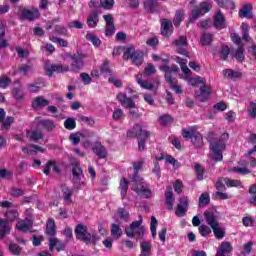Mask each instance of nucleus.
Here are the masks:
<instances>
[{"label": "nucleus", "instance_id": "13d9d810", "mask_svg": "<svg viewBox=\"0 0 256 256\" xmlns=\"http://www.w3.org/2000/svg\"><path fill=\"white\" fill-rule=\"evenodd\" d=\"M198 231L202 237H207L211 235V228L205 224L199 226Z\"/></svg>", "mask_w": 256, "mask_h": 256}, {"label": "nucleus", "instance_id": "39448f33", "mask_svg": "<svg viewBox=\"0 0 256 256\" xmlns=\"http://www.w3.org/2000/svg\"><path fill=\"white\" fill-rule=\"evenodd\" d=\"M124 59L130 60L136 67H141L145 61V54L141 50H136L135 47H128L124 52Z\"/></svg>", "mask_w": 256, "mask_h": 256}, {"label": "nucleus", "instance_id": "a211bd4d", "mask_svg": "<svg viewBox=\"0 0 256 256\" xmlns=\"http://www.w3.org/2000/svg\"><path fill=\"white\" fill-rule=\"evenodd\" d=\"M16 229L21 233H33V222L31 220H19Z\"/></svg>", "mask_w": 256, "mask_h": 256}, {"label": "nucleus", "instance_id": "4468645a", "mask_svg": "<svg viewBox=\"0 0 256 256\" xmlns=\"http://www.w3.org/2000/svg\"><path fill=\"white\" fill-rule=\"evenodd\" d=\"M161 71L165 72V79L166 81H171L172 83H177V78H174L171 73H178L179 66L172 65L171 67L164 65L160 67Z\"/></svg>", "mask_w": 256, "mask_h": 256}, {"label": "nucleus", "instance_id": "7ed1b4c3", "mask_svg": "<svg viewBox=\"0 0 256 256\" xmlns=\"http://www.w3.org/2000/svg\"><path fill=\"white\" fill-rule=\"evenodd\" d=\"M151 134L149 131L143 129L140 124L134 125L132 130L127 132V137H137L138 139V151H145V143L147 138L150 137Z\"/></svg>", "mask_w": 256, "mask_h": 256}, {"label": "nucleus", "instance_id": "864d4df0", "mask_svg": "<svg viewBox=\"0 0 256 256\" xmlns=\"http://www.w3.org/2000/svg\"><path fill=\"white\" fill-rule=\"evenodd\" d=\"M29 138L37 143V141L43 139V132L41 130H34L30 133Z\"/></svg>", "mask_w": 256, "mask_h": 256}, {"label": "nucleus", "instance_id": "5fc2aeb1", "mask_svg": "<svg viewBox=\"0 0 256 256\" xmlns=\"http://www.w3.org/2000/svg\"><path fill=\"white\" fill-rule=\"evenodd\" d=\"M229 53H231L229 46L223 45L219 50L220 59H222L223 61H226L227 57H229Z\"/></svg>", "mask_w": 256, "mask_h": 256}, {"label": "nucleus", "instance_id": "bf43d9fd", "mask_svg": "<svg viewBox=\"0 0 256 256\" xmlns=\"http://www.w3.org/2000/svg\"><path fill=\"white\" fill-rule=\"evenodd\" d=\"M9 251L12 255H21L22 248L19 244L11 243L9 245Z\"/></svg>", "mask_w": 256, "mask_h": 256}, {"label": "nucleus", "instance_id": "473e14b6", "mask_svg": "<svg viewBox=\"0 0 256 256\" xmlns=\"http://www.w3.org/2000/svg\"><path fill=\"white\" fill-rule=\"evenodd\" d=\"M61 189L64 201L66 203H73V199H71L73 196V190L69 189L65 184L61 186Z\"/></svg>", "mask_w": 256, "mask_h": 256}, {"label": "nucleus", "instance_id": "aec40b11", "mask_svg": "<svg viewBox=\"0 0 256 256\" xmlns=\"http://www.w3.org/2000/svg\"><path fill=\"white\" fill-rule=\"evenodd\" d=\"M204 219L207 225L213 229V227H217L219 225V217L215 215V212L205 211L204 212Z\"/></svg>", "mask_w": 256, "mask_h": 256}, {"label": "nucleus", "instance_id": "f3484780", "mask_svg": "<svg viewBox=\"0 0 256 256\" xmlns=\"http://www.w3.org/2000/svg\"><path fill=\"white\" fill-rule=\"evenodd\" d=\"M103 17L104 21H106L105 35L111 37V35L115 34V20L111 14L104 15Z\"/></svg>", "mask_w": 256, "mask_h": 256}, {"label": "nucleus", "instance_id": "4c0bfd02", "mask_svg": "<svg viewBox=\"0 0 256 256\" xmlns=\"http://www.w3.org/2000/svg\"><path fill=\"white\" fill-rule=\"evenodd\" d=\"M119 190H120L122 199H125L127 195V191H129V181H127V178L121 179Z\"/></svg>", "mask_w": 256, "mask_h": 256}, {"label": "nucleus", "instance_id": "49530a36", "mask_svg": "<svg viewBox=\"0 0 256 256\" xmlns=\"http://www.w3.org/2000/svg\"><path fill=\"white\" fill-rule=\"evenodd\" d=\"M12 96L16 101H23V97H25V92L21 88H13Z\"/></svg>", "mask_w": 256, "mask_h": 256}, {"label": "nucleus", "instance_id": "9d476101", "mask_svg": "<svg viewBox=\"0 0 256 256\" xmlns=\"http://www.w3.org/2000/svg\"><path fill=\"white\" fill-rule=\"evenodd\" d=\"M209 11H211V6L207 2L200 3L198 8L192 10L190 21H197L201 15H205V13H209Z\"/></svg>", "mask_w": 256, "mask_h": 256}, {"label": "nucleus", "instance_id": "052dcab7", "mask_svg": "<svg viewBox=\"0 0 256 256\" xmlns=\"http://www.w3.org/2000/svg\"><path fill=\"white\" fill-rule=\"evenodd\" d=\"M100 5L103 9L111 10L115 5V0H100Z\"/></svg>", "mask_w": 256, "mask_h": 256}, {"label": "nucleus", "instance_id": "0e129e2a", "mask_svg": "<svg viewBox=\"0 0 256 256\" xmlns=\"http://www.w3.org/2000/svg\"><path fill=\"white\" fill-rule=\"evenodd\" d=\"M9 85H11V78H9L7 76H3L2 78H0V88L1 89H7V87H9Z\"/></svg>", "mask_w": 256, "mask_h": 256}, {"label": "nucleus", "instance_id": "72a5a7b5", "mask_svg": "<svg viewBox=\"0 0 256 256\" xmlns=\"http://www.w3.org/2000/svg\"><path fill=\"white\" fill-rule=\"evenodd\" d=\"M97 23H99V14L97 10H94L87 19V25L88 27H97Z\"/></svg>", "mask_w": 256, "mask_h": 256}, {"label": "nucleus", "instance_id": "79ce46f5", "mask_svg": "<svg viewBox=\"0 0 256 256\" xmlns=\"http://www.w3.org/2000/svg\"><path fill=\"white\" fill-rule=\"evenodd\" d=\"M185 19V12L183 10H177L175 13V17L173 20V24L175 27H179L181 25V21Z\"/></svg>", "mask_w": 256, "mask_h": 256}, {"label": "nucleus", "instance_id": "3c124183", "mask_svg": "<svg viewBox=\"0 0 256 256\" xmlns=\"http://www.w3.org/2000/svg\"><path fill=\"white\" fill-rule=\"evenodd\" d=\"M245 51V48L243 46H238V49L236 50L234 57L239 61V63H242L245 59V54H243Z\"/></svg>", "mask_w": 256, "mask_h": 256}, {"label": "nucleus", "instance_id": "a18cd8bd", "mask_svg": "<svg viewBox=\"0 0 256 256\" xmlns=\"http://www.w3.org/2000/svg\"><path fill=\"white\" fill-rule=\"evenodd\" d=\"M224 183L226 187H243L241 180H232L227 177L224 178Z\"/></svg>", "mask_w": 256, "mask_h": 256}, {"label": "nucleus", "instance_id": "bb28decb", "mask_svg": "<svg viewBox=\"0 0 256 256\" xmlns=\"http://www.w3.org/2000/svg\"><path fill=\"white\" fill-rule=\"evenodd\" d=\"M222 73L224 77L226 79H230V81H237V79H241V77H243V73L233 69H224Z\"/></svg>", "mask_w": 256, "mask_h": 256}, {"label": "nucleus", "instance_id": "f03ea898", "mask_svg": "<svg viewBox=\"0 0 256 256\" xmlns=\"http://www.w3.org/2000/svg\"><path fill=\"white\" fill-rule=\"evenodd\" d=\"M229 139V133H223L220 136L219 141H212L210 148L212 153L210 154L211 159L214 161H223V151H225V141Z\"/></svg>", "mask_w": 256, "mask_h": 256}, {"label": "nucleus", "instance_id": "a878e982", "mask_svg": "<svg viewBox=\"0 0 256 256\" xmlns=\"http://www.w3.org/2000/svg\"><path fill=\"white\" fill-rule=\"evenodd\" d=\"M253 5L252 4H245L243 8L239 10V17L241 19H253Z\"/></svg>", "mask_w": 256, "mask_h": 256}, {"label": "nucleus", "instance_id": "f257e3e1", "mask_svg": "<svg viewBox=\"0 0 256 256\" xmlns=\"http://www.w3.org/2000/svg\"><path fill=\"white\" fill-rule=\"evenodd\" d=\"M5 219L0 218V239H5V235L11 233V226L9 222L17 221L19 219V212L15 209H8L4 214Z\"/></svg>", "mask_w": 256, "mask_h": 256}, {"label": "nucleus", "instance_id": "20e7f679", "mask_svg": "<svg viewBox=\"0 0 256 256\" xmlns=\"http://www.w3.org/2000/svg\"><path fill=\"white\" fill-rule=\"evenodd\" d=\"M143 225V216L139 215V220L132 222L129 227L125 228V234L130 239H143L145 235V227Z\"/></svg>", "mask_w": 256, "mask_h": 256}, {"label": "nucleus", "instance_id": "8fccbe9b", "mask_svg": "<svg viewBox=\"0 0 256 256\" xmlns=\"http://www.w3.org/2000/svg\"><path fill=\"white\" fill-rule=\"evenodd\" d=\"M212 230L216 239H223V237H225V230L220 227L219 224L217 226H214Z\"/></svg>", "mask_w": 256, "mask_h": 256}, {"label": "nucleus", "instance_id": "e433bc0d", "mask_svg": "<svg viewBox=\"0 0 256 256\" xmlns=\"http://www.w3.org/2000/svg\"><path fill=\"white\" fill-rule=\"evenodd\" d=\"M72 175L74 177L75 183H79V181H81V176L83 175V169H81V166H79V164H75L72 167Z\"/></svg>", "mask_w": 256, "mask_h": 256}, {"label": "nucleus", "instance_id": "5701e85b", "mask_svg": "<svg viewBox=\"0 0 256 256\" xmlns=\"http://www.w3.org/2000/svg\"><path fill=\"white\" fill-rule=\"evenodd\" d=\"M161 34L163 37H171L173 34V23L167 19L162 20Z\"/></svg>", "mask_w": 256, "mask_h": 256}, {"label": "nucleus", "instance_id": "7c9ffc66", "mask_svg": "<svg viewBox=\"0 0 256 256\" xmlns=\"http://www.w3.org/2000/svg\"><path fill=\"white\" fill-rule=\"evenodd\" d=\"M57 233V226L55 225V220L53 218H49L46 223V234L50 237H54Z\"/></svg>", "mask_w": 256, "mask_h": 256}, {"label": "nucleus", "instance_id": "603ef678", "mask_svg": "<svg viewBox=\"0 0 256 256\" xmlns=\"http://www.w3.org/2000/svg\"><path fill=\"white\" fill-rule=\"evenodd\" d=\"M117 213H118L120 219L122 221H125V223H127V221H129V219L131 217L129 212L127 210H125L124 208H118Z\"/></svg>", "mask_w": 256, "mask_h": 256}, {"label": "nucleus", "instance_id": "412c9836", "mask_svg": "<svg viewBox=\"0 0 256 256\" xmlns=\"http://www.w3.org/2000/svg\"><path fill=\"white\" fill-rule=\"evenodd\" d=\"M92 151L97 155L98 159H106L107 158V148L101 144V142H95L92 145Z\"/></svg>", "mask_w": 256, "mask_h": 256}, {"label": "nucleus", "instance_id": "423d86ee", "mask_svg": "<svg viewBox=\"0 0 256 256\" xmlns=\"http://www.w3.org/2000/svg\"><path fill=\"white\" fill-rule=\"evenodd\" d=\"M74 233L76 239H78V241H82L83 243H91V241H95V236H91V233H89V229L87 228V225H76Z\"/></svg>", "mask_w": 256, "mask_h": 256}, {"label": "nucleus", "instance_id": "ddd939ff", "mask_svg": "<svg viewBox=\"0 0 256 256\" xmlns=\"http://www.w3.org/2000/svg\"><path fill=\"white\" fill-rule=\"evenodd\" d=\"M173 45H175V47H177V52L180 55H184L185 57H187V55H189V53L187 52V36H180L178 39L174 40Z\"/></svg>", "mask_w": 256, "mask_h": 256}, {"label": "nucleus", "instance_id": "2eb2a0df", "mask_svg": "<svg viewBox=\"0 0 256 256\" xmlns=\"http://www.w3.org/2000/svg\"><path fill=\"white\" fill-rule=\"evenodd\" d=\"M145 162L143 160L134 162L133 167H134V174L130 177V181L132 183H143V178L139 176V170L143 168V165Z\"/></svg>", "mask_w": 256, "mask_h": 256}, {"label": "nucleus", "instance_id": "6ab92c4d", "mask_svg": "<svg viewBox=\"0 0 256 256\" xmlns=\"http://www.w3.org/2000/svg\"><path fill=\"white\" fill-rule=\"evenodd\" d=\"M211 95V87L207 85V83L202 84L200 86V93L196 94V97L198 100L201 101V103H205V101H209V97Z\"/></svg>", "mask_w": 256, "mask_h": 256}, {"label": "nucleus", "instance_id": "0eeeda50", "mask_svg": "<svg viewBox=\"0 0 256 256\" xmlns=\"http://www.w3.org/2000/svg\"><path fill=\"white\" fill-rule=\"evenodd\" d=\"M40 16L41 13H39V9L35 7H24L20 9V19H22V21H35V19H39Z\"/></svg>", "mask_w": 256, "mask_h": 256}, {"label": "nucleus", "instance_id": "c85d7f7f", "mask_svg": "<svg viewBox=\"0 0 256 256\" xmlns=\"http://www.w3.org/2000/svg\"><path fill=\"white\" fill-rule=\"evenodd\" d=\"M49 103L51 102L45 99L43 96H37L32 102V107L33 109H41L43 107H47Z\"/></svg>", "mask_w": 256, "mask_h": 256}, {"label": "nucleus", "instance_id": "a19ab883", "mask_svg": "<svg viewBox=\"0 0 256 256\" xmlns=\"http://www.w3.org/2000/svg\"><path fill=\"white\" fill-rule=\"evenodd\" d=\"M137 83L142 87V89H147L148 91H153L154 85L151 82L145 81L139 77V75L136 77Z\"/></svg>", "mask_w": 256, "mask_h": 256}, {"label": "nucleus", "instance_id": "774afa93", "mask_svg": "<svg viewBox=\"0 0 256 256\" xmlns=\"http://www.w3.org/2000/svg\"><path fill=\"white\" fill-rule=\"evenodd\" d=\"M248 113L252 117V119L256 118V103L251 102L249 107H248Z\"/></svg>", "mask_w": 256, "mask_h": 256}, {"label": "nucleus", "instance_id": "c03bdc74", "mask_svg": "<svg viewBox=\"0 0 256 256\" xmlns=\"http://www.w3.org/2000/svg\"><path fill=\"white\" fill-rule=\"evenodd\" d=\"M177 62L179 63L181 70L184 72L186 77H189L191 75V70L189 69V67H187V60L178 57Z\"/></svg>", "mask_w": 256, "mask_h": 256}, {"label": "nucleus", "instance_id": "680f3d73", "mask_svg": "<svg viewBox=\"0 0 256 256\" xmlns=\"http://www.w3.org/2000/svg\"><path fill=\"white\" fill-rule=\"evenodd\" d=\"M157 73V69H155V65L153 63H149L145 68H144V75H155Z\"/></svg>", "mask_w": 256, "mask_h": 256}, {"label": "nucleus", "instance_id": "de8ad7c7", "mask_svg": "<svg viewBox=\"0 0 256 256\" xmlns=\"http://www.w3.org/2000/svg\"><path fill=\"white\" fill-rule=\"evenodd\" d=\"M64 127L68 131H73V129H75V127H77V122L75 121V118H67L64 121Z\"/></svg>", "mask_w": 256, "mask_h": 256}, {"label": "nucleus", "instance_id": "338daca9", "mask_svg": "<svg viewBox=\"0 0 256 256\" xmlns=\"http://www.w3.org/2000/svg\"><path fill=\"white\" fill-rule=\"evenodd\" d=\"M215 187L217 191H225V178H219L216 181Z\"/></svg>", "mask_w": 256, "mask_h": 256}, {"label": "nucleus", "instance_id": "c756f323", "mask_svg": "<svg viewBox=\"0 0 256 256\" xmlns=\"http://www.w3.org/2000/svg\"><path fill=\"white\" fill-rule=\"evenodd\" d=\"M143 5H144V9L148 13H155L157 11V7H159V1H157V0H144Z\"/></svg>", "mask_w": 256, "mask_h": 256}, {"label": "nucleus", "instance_id": "6e6d98bb", "mask_svg": "<svg viewBox=\"0 0 256 256\" xmlns=\"http://www.w3.org/2000/svg\"><path fill=\"white\" fill-rule=\"evenodd\" d=\"M86 39L87 41H91L94 47H99V45H101V40L99 39V37L93 34H90V33L86 34Z\"/></svg>", "mask_w": 256, "mask_h": 256}, {"label": "nucleus", "instance_id": "37998d69", "mask_svg": "<svg viewBox=\"0 0 256 256\" xmlns=\"http://www.w3.org/2000/svg\"><path fill=\"white\" fill-rule=\"evenodd\" d=\"M110 231L114 239H120L121 235H123V231L121 230V227L117 224H112Z\"/></svg>", "mask_w": 256, "mask_h": 256}, {"label": "nucleus", "instance_id": "ea45409f", "mask_svg": "<svg viewBox=\"0 0 256 256\" xmlns=\"http://www.w3.org/2000/svg\"><path fill=\"white\" fill-rule=\"evenodd\" d=\"M200 43L203 47L213 43V34L204 32L200 37Z\"/></svg>", "mask_w": 256, "mask_h": 256}, {"label": "nucleus", "instance_id": "c9c22d12", "mask_svg": "<svg viewBox=\"0 0 256 256\" xmlns=\"http://www.w3.org/2000/svg\"><path fill=\"white\" fill-rule=\"evenodd\" d=\"M9 47V43L5 40V24L0 20V49H5Z\"/></svg>", "mask_w": 256, "mask_h": 256}, {"label": "nucleus", "instance_id": "6e6552de", "mask_svg": "<svg viewBox=\"0 0 256 256\" xmlns=\"http://www.w3.org/2000/svg\"><path fill=\"white\" fill-rule=\"evenodd\" d=\"M44 69L48 77H53V73H67L70 70L69 66H63L61 64H49V63L45 64Z\"/></svg>", "mask_w": 256, "mask_h": 256}, {"label": "nucleus", "instance_id": "58836bf2", "mask_svg": "<svg viewBox=\"0 0 256 256\" xmlns=\"http://www.w3.org/2000/svg\"><path fill=\"white\" fill-rule=\"evenodd\" d=\"M190 139L195 147H201L203 145V136L197 131H194V134H192V138Z\"/></svg>", "mask_w": 256, "mask_h": 256}, {"label": "nucleus", "instance_id": "2f4dec72", "mask_svg": "<svg viewBox=\"0 0 256 256\" xmlns=\"http://www.w3.org/2000/svg\"><path fill=\"white\" fill-rule=\"evenodd\" d=\"M38 126L46 131H53V129H55V122L51 119H41L38 120Z\"/></svg>", "mask_w": 256, "mask_h": 256}, {"label": "nucleus", "instance_id": "4be33fe9", "mask_svg": "<svg viewBox=\"0 0 256 256\" xmlns=\"http://www.w3.org/2000/svg\"><path fill=\"white\" fill-rule=\"evenodd\" d=\"M214 27L215 29H225L227 27V21L221 11L214 15Z\"/></svg>", "mask_w": 256, "mask_h": 256}, {"label": "nucleus", "instance_id": "09e8293b", "mask_svg": "<svg viewBox=\"0 0 256 256\" xmlns=\"http://www.w3.org/2000/svg\"><path fill=\"white\" fill-rule=\"evenodd\" d=\"M188 83L192 85V87H195L197 85H205L207 83V80L203 77H195V78H190L188 80Z\"/></svg>", "mask_w": 256, "mask_h": 256}, {"label": "nucleus", "instance_id": "393cba45", "mask_svg": "<svg viewBox=\"0 0 256 256\" xmlns=\"http://www.w3.org/2000/svg\"><path fill=\"white\" fill-rule=\"evenodd\" d=\"M165 203L168 211H173V204L175 203V196L173 195V188L169 186L165 193Z\"/></svg>", "mask_w": 256, "mask_h": 256}, {"label": "nucleus", "instance_id": "dca6fc26", "mask_svg": "<svg viewBox=\"0 0 256 256\" xmlns=\"http://www.w3.org/2000/svg\"><path fill=\"white\" fill-rule=\"evenodd\" d=\"M117 99L121 103V105L126 109H135L136 107V104L133 101V99L127 97V94L123 92L118 93Z\"/></svg>", "mask_w": 256, "mask_h": 256}, {"label": "nucleus", "instance_id": "f704fd0d", "mask_svg": "<svg viewBox=\"0 0 256 256\" xmlns=\"http://www.w3.org/2000/svg\"><path fill=\"white\" fill-rule=\"evenodd\" d=\"M152 247L153 246L151 245V242H149V241L141 242V244H140V249H141L140 256H151Z\"/></svg>", "mask_w": 256, "mask_h": 256}, {"label": "nucleus", "instance_id": "cd10ccee", "mask_svg": "<svg viewBox=\"0 0 256 256\" xmlns=\"http://www.w3.org/2000/svg\"><path fill=\"white\" fill-rule=\"evenodd\" d=\"M56 247L57 251H64L66 244L57 238H50L49 240V249L53 251Z\"/></svg>", "mask_w": 256, "mask_h": 256}, {"label": "nucleus", "instance_id": "4d7b16f0", "mask_svg": "<svg viewBox=\"0 0 256 256\" xmlns=\"http://www.w3.org/2000/svg\"><path fill=\"white\" fill-rule=\"evenodd\" d=\"M150 231L153 239H155L157 237V218L155 216L151 217Z\"/></svg>", "mask_w": 256, "mask_h": 256}, {"label": "nucleus", "instance_id": "e2e57ef3", "mask_svg": "<svg viewBox=\"0 0 256 256\" xmlns=\"http://www.w3.org/2000/svg\"><path fill=\"white\" fill-rule=\"evenodd\" d=\"M211 201V198L209 197V194L207 193H202L200 198H199V205L205 206L208 205Z\"/></svg>", "mask_w": 256, "mask_h": 256}, {"label": "nucleus", "instance_id": "f8f14e48", "mask_svg": "<svg viewBox=\"0 0 256 256\" xmlns=\"http://www.w3.org/2000/svg\"><path fill=\"white\" fill-rule=\"evenodd\" d=\"M148 185L142 180V183H134L132 186V191H135L138 193V195H141L142 197H145L146 199H149L151 197V190L147 188Z\"/></svg>", "mask_w": 256, "mask_h": 256}, {"label": "nucleus", "instance_id": "9b49d317", "mask_svg": "<svg viewBox=\"0 0 256 256\" xmlns=\"http://www.w3.org/2000/svg\"><path fill=\"white\" fill-rule=\"evenodd\" d=\"M189 210V198L187 196H182L179 199L175 215L176 217H185L187 211Z\"/></svg>", "mask_w": 256, "mask_h": 256}, {"label": "nucleus", "instance_id": "1a4fd4ad", "mask_svg": "<svg viewBox=\"0 0 256 256\" xmlns=\"http://www.w3.org/2000/svg\"><path fill=\"white\" fill-rule=\"evenodd\" d=\"M70 59L72 60L70 65L72 71L77 73V71H80L83 68V59H85L83 53L77 51V53L70 55Z\"/></svg>", "mask_w": 256, "mask_h": 256}, {"label": "nucleus", "instance_id": "69168bd1", "mask_svg": "<svg viewBox=\"0 0 256 256\" xmlns=\"http://www.w3.org/2000/svg\"><path fill=\"white\" fill-rule=\"evenodd\" d=\"M160 125H169L170 123H173V118L170 115H162L159 118Z\"/></svg>", "mask_w": 256, "mask_h": 256}, {"label": "nucleus", "instance_id": "b1692460", "mask_svg": "<svg viewBox=\"0 0 256 256\" xmlns=\"http://www.w3.org/2000/svg\"><path fill=\"white\" fill-rule=\"evenodd\" d=\"M233 252V245L230 242H222L219 246L216 256H226Z\"/></svg>", "mask_w": 256, "mask_h": 256}]
</instances>
